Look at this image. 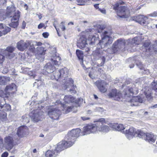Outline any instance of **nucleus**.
<instances>
[{
  "mask_svg": "<svg viewBox=\"0 0 157 157\" xmlns=\"http://www.w3.org/2000/svg\"><path fill=\"white\" fill-rule=\"evenodd\" d=\"M8 95L5 91L4 92L2 90H0V97L3 98L8 97Z\"/></svg>",
  "mask_w": 157,
  "mask_h": 157,
  "instance_id": "nucleus-37",
  "label": "nucleus"
},
{
  "mask_svg": "<svg viewBox=\"0 0 157 157\" xmlns=\"http://www.w3.org/2000/svg\"><path fill=\"white\" fill-rule=\"evenodd\" d=\"M7 10L6 13L3 10H0V21L4 20L7 17H10L11 22L9 24V25L15 28L18 25V21L20 13L18 10L15 11L14 6L13 5L11 6L7 7Z\"/></svg>",
  "mask_w": 157,
  "mask_h": 157,
  "instance_id": "nucleus-2",
  "label": "nucleus"
},
{
  "mask_svg": "<svg viewBox=\"0 0 157 157\" xmlns=\"http://www.w3.org/2000/svg\"><path fill=\"white\" fill-rule=\"evenodd\" d=\"M87 45L86 39L84 37H81L78 40L77 46L79 48L83 49L86 47Z\"/></svg>",
  "mask_w": 157,
  "mask_h": 157,
  "instance_id": "nucleus-26",
  "label": "nucleus"
},
{
  "mask_svg": "<svg viewBox=\"0 0 157 157\" xmlns=\"http://www.w3.org/2000/svg\"><path fill=\"white\" fill-rule=\"evenodd\" d=\"M150 44L148 42H145L144 43L143 45V47L146 48H147L149 45Z\"/></svg>",
  "mask_w": 157,
  "mask_h": 157,
  "instance_id": "nucleus-49",
  "label": "nucleus"
},
{
  "mask_svg": "<svg viewBox=\"0 0 157 157\" xmlns=\"http://www.w3.org/2000/svg\"><path fill=\"white\" fill-rule=\"evenodd\" d=\"M152 89L155 92L157 93V81H154L151 83Z\"/></svg>",
  "mask_w": 157,
  "mask_h": 157,
  "instance_id": "nucleus-36",
  "label": "nucleus"
},
{
  "mask_svg": "<svg viewBox=\"0 0 157 157\" xmlns=\"http://www.w3.org/2000/svg\"><path fill=\"white\" fill-rule=\"evenodd\" d=\"M152 107L154 108H157V104L153 105Z\"/></svg>",
  "mask_w": 157,
  "mask_h": 157,
  "instance_id": "nucleus-63",
  "label": "nucleus"
},
{
  "mask_svg": "<svg viewBox=\"0 0 157 157\" xmlns=\"http://www.w3.org/2000/svg\"><path fill=\"white\" fill-rule=\"evenodd\" d=\"M6 2V0H0V3L4 4Z\"/></svg>",
  "mask_w": 157,
  "mask_h": 157,
  "instance_id": "nucleus-55",
  "label": "nucleus"
},
{
  "mask_svg": "<svg viewBox=\"0 0 157 157\" xmlns=\"http://www.w3.org/2000/svg\"><path fill=\"white\" fill-rule=\"evenodd\" d=\"M144 94L146 98L148 99H151L152 98L151 95V90L148 88L146 89V90L144 91Z\"/></svg>",
  "mask_w": 157,
  "mask_h": 157,
  "instance_id": "nucleus-32",
  "label": "nucleus"
},
{
  "mask_svg": "<svg viewBox=\"0 0 157 157\" xmlns=\"http://www.w3.org/2000/svg\"><path fill=\"white\" fill-rule=\"evenodd\" d=\"M98 10L103 14H105L106 13V10L104 8L101 9L100 8V9H99Z\"/></svg>",
  "mask_w": 157,
  "mask_h": 157,
  "instance_id": "nucleus-48",
  "label": "nucleus"
},
{
  "mask_svg": "<svg viewBox=\"0 0 157 157\" xmlns=\"http://www.w3.org/2000/svg\"><path fill=\"white\" fill-rule=\"evenodd\" d=\"M126 90H124L122 94H121V93L120 91L117 90L115 89H113L109 94L108 96L110 98H112L114 100L118 101H122L123 98H126V99H127V98H129L131 99L132 97H131L130 98L129 97H127V96H125V94L124 92Z\"/></svg>",
  "mask_w": 157,
  "mask_h": 157,
  "instance_id": "nucleus-8",
  "label": "nucleus"
},
{
  "mask_svg": "<svg viewBox=\"0 0 157 157\" xmlns=\"http://www.w3.org/2000/svg\"><path fill=\"white\" fill-rule=\"evenodd\" d=\"M26 25V23L25 22V21H23L22 22V28L23 29H24Z\"/></svg>",
  "mask_w": 157,
  "mask_h": 157,
  "instance_id": "nucleus-52",
  "label": "nucleus"
},
{
  "mask_svg": "<svg viewBox=\"0 0 157 157\" xmlns=\"http://www.w3.org/2000/svg\"><path fill=\"white\" fill-rule=\"evenodd\" d=\"M81 118L83 121H85L88 120L90 119V118L89 117H86L85 116L82 117Z\"/></svg>",
  "mask_w": 157,
  "mask_h": 157,
  "instance_id": "nucleus-46",
  "label": "nucleus"
},
{
  "mask_svg": "<svg viewBox=\"0 0 157 157\" xmlns=\"http://www.w3.org/2000/svg\"><path fill=\"white\" fill-rule=\"evenodd\" d=\"M50 59L53 64L50 63H46L44 67L43 71L48 73H53L56 70V67L54 64L56 66H58L59 64V61L57 60H60L61 59L60 57L55 54V56H51Z\"/></svg>",
  "mask_w": 157,
  "mask_h": 157,
  "instance_id": "nucleus-6",
  "label": "nucleus"
},
{
  "mask_svg": "<svg viewBox=\"0 0 157 157\" xmlns=\"http://www.w3.org/2000/svg\"><path fill=\"white\" fill-rule=\"evenodd\" d=\"M37 151H36V149H34L33 150V152L34 153H36V152Z\"/></svg>",
  "mask_w": 157,
  "mask_h": 157,
  "instance_id": "nucleus-64",
  "label": "nucleus"
},
{
  "mask_svg": "<svg viewBox=\"0 0 157 157\" xmlns=\"http://www.w3.org/2000/svg\"><path fill=\"white\" fill-rule=\"evenodd\" d=\"M85 51L86 52L88 53V52L90 51V48L88 47H86L84 48Z\"/></svg>",
  "mask_w": 157,
  "mask_h": 157,
  "instance_id": "nucleus-53",
  "label": "nucleus"
},
{
  "mask_svg": "<svg viewBox=\"0 0 157 157\" xmlns=\"http://www.w3.org/2000/svg\"><path fill=\"white\" fill-rule=\"evenodd\" d=\"M124 3L122 1H120L116 3L113 6V9L117 10V15L120 17L127 18L129 16V9L125 6H120Z\"/></svg>",
  "mask_w": 157,
  "mask_h": 157,
  "instance_id": "nucleus-5",
  "label": "nucleus"
},
{
  "mask_svg": "<svg viewBox=\"0 0 157 157\" xmlns=\"http://www.w3.org/2000/svg\"><path fill=\"white\" fill-rule=\"evenodd\" d=\"M4 141L5 148L8 151L11 150L15 145L13 137L10 136H6L4 138Z\"/></svg>",
  "mask_w": 157,
  "mask_h": 157,
  "instance_id": "nucleus-14",
  "label": "nucleus"
},
{
  "mask_svg": "<svg viewBox=\"0 0 157 157\" xmlns=\"http://www.w3.org/2000/svg\"><path fill=\"white\" fill-rule=\"evenodd\" d=\"M59 30V29H57V30H56V31H57V35H58V36H60V35L59 34V32L58 31V30Z\"/></svg>",
  "mask_w": 157,
  "mask_h": 157,
  "instance_id": "nucleus-62",
  "label": "nucleus"
},
{
  "mask_svg": "<svg viewBox=\"0 0 157 157\" xmlns=\"http://www.w3.org/2000/svg\"><path fill=\"white\" fill-rule=\"evenodd\" d=\"M94 122L95 124H87L83 127L82 132L83 135L94 133L97 131L106 132L109 131V127L104 125L106 124L105 118H101L95 120Z\"/></svg>",
  "mask_w": 157,
  "mask_h": 157,
  "instance_id": "nucleus-1",
  "label": "nucleus"
},
{
  "mask_svg": "<svg viewBox=\"0 0 157 157\" xmlns=\"http://www.w3.org/2000/svg\"><path fill=\"white\" fill-rule=\"evenodd\" d=\"M147 140L149 142L154 143L156 140L155 136L151 132L146 133V135L144 139Z\"/></svg>",
  "mask_w": 157,
  "mask_h": 157,
  "instance_id": "nucleus-27",
  "label": "nucleus"
},
{
  "mask_svg": "<svg viewBox=\"0 0 157 157\" xmlns=\"http://www.w3.org/2000/svg\"><path fill=\"white\" fill-rule=\"evenodd\" d=\"M30 44V41H24L23 40H21L17 43V47L19 50L23 51L28 48Z\"/></svg>",
  "mask_w": 157,
  "mask_h": 157,
  "instance_id": "nucleus-16",
  "label": "nucleus"
},
{
  "mask_svg": "<svg viewBox=\"0 0 157 157\" xmlns=\"http://www.w3.org/2000/svg\"><path fill=\"white\" fill-rule=\"evenodd\" d=\"M76 54L79 60H81V64L83 63V52L81 50L77 49L76 51Z\"/></svg>",
  "mask_w": 157,
  "mask_h": 157,
  "instance_id": "nucleus-29",
  "label": "nucleus"
},
{
  "mask_svg": "<svg viewBox=\"0 0 157 157\" xmlns=\"http://www.w3.org/2000/svg\"><path fill=\"white\" fill-rule=\"evenodd\" d=\"M0 143H3V140L1 138V137L0 136Z\"/></svg>",
  "mask_w": 157,
  "mask_h": 157,
  "instance_id": "nucleus-61",
  "label": "nucleus"
},
{
  "mask_svg": "<svg viewBox=\"0 0 157 157\" xmlns=\"http://www.w3.org/2000/svg\"><path fill=\"white\" fill-rule=\"evenodd\" d=\"M0 106L1 107V108H3L6 107H7L8 108H10L11 107L10 105L9 104H5V105L1 104V105H0Z\"/></svg>",
  "mask_w": 157,
  "mask_h": 157,
  "instance_id": "nucleus-45",
  "label": "nucleus"
},
{
  "mask_svg": "<svg viewBox=\"0 0 157 157\" xmlns=\"http://www.w3.org/2000/svg\"><path fill=\"white\" fill-rule=\"evenodd\" d=\"M67 81L69 83V84L70 85L73 86V87H74V88H75H75L76 87V86H74V84H73L74 81L72 78H68V79L67 80Z\"/></svg>",
  "mask_w": 157,
  "mask_h": 157,
  "instance_id": "nucleus-41",
  "label": "nucleus"
},
{
  "mask_svg": "<svg viewBox=\"0 0 157 157\" xmlns=\"http://www.w3.org/2000/svg\"><path fill=\"white\" fill-rule=\"evenodd\" d=\"M43 113L41 109H36L32 111L30 113V116L34 121L37 122L40 120Z\"/></svg>",
  "mask_w": 157,
  "mask_h": 157,
  "instance_id": "nucleus-12",
  "label": "nucleus"
},
{
  "mask_svg": "<svg viewBox=\"0 0 157 157\" xmlns=\"http://www.w3.org/2000/svg\"><path fill=\"white\" fill-rule=\"evenodd\" d=\"M27 129L24 126L19 127L17 132V134L20 138L24 137L27 134Z\"/></svg>",
  "mask_w": 157,
  "mask_h": 157,
  "instance_id": "nucleus-25",
  "label": "nucleus"
},
{
  "mask_svg": "<svg viewBox=\"0 0 157 157\" xmlns=\"http://www.w3.org/2000/svg\"><path fill=\"white\" fill-rule=\"evenodd\" d=\"M67 141H62L59 142L56 146V150L61 151L67 148L72 146L75 142L67 137Z\"/></svg>",
  "mask_w": 157,
  "mask_h": 157,
  "instance_id": "nucleus-9",
  "label": "nucleus"
},
{
  "mask_svg": "<svg viewBox=\"0 0 157 157\" xmlns=\"http://www.w3.org/2000/svg\"><path fill=\"white\" fill-rule=\"evenodd\" d=\"M135 86L134 85L133 87H128L126 89V91L124 92L125 94V96H127V97H129L130 98L131 97H132L134 94H136L138 92V89L135 88Z\"/></svg>",
  "mask_w": 157,
  "mask_h": 157,
  "instance_id": "nucleus-21",
  "label": "nucleus"
},
{
  "mask_svg": "<svg viewBox=\"0 0 157 157\" xmlns=\"http://www.w3.org/2000/svg\"><path fill=\"white\" fill-rule=\"evenodd\" d=\"M14 50L13 47L10 46L7 48L6 50H0V64L3 63L4 60L5 56L7 58L10 59L14 56L13 52Z\"/></svg>",
  "mask_w": 157,
  "mask_h": 157,
  "instance_id": "nucleus-7",
  "label": "nucleus"
},
{
  "mask_svg": "<svg viewBox=\"0 0 157 157\" xmlns=\"http://www.w3.org/2000/svg\"><path fill=\"white\" fill-rule=\"evenodd\" d=\"M44 26L45 25L44 23H41L38 25V28L39 29H41L42 27H44Z\"/></svg>",
  "mask_w": 157,
  "mask_h": 157,
  "instance_id": "nucleus-51",
  "label": "nucleus"
},
{
  "mask_svg": "<svg viewBox=\"0 0 157 157\" xmlns=\"http://www.w3.org/2000/svg\"><path fill=\"white\" fill-rule=\"evenodd\" d=\"M146 135V133H145L141 130H138L136 131V135L139 138H142L144 139Z\"/></svg>",
  "mask_w": 157,
  "mask_h": 157,
  "instance_id": "nucleus-30",
  "label": "nucleus"
},
{
  "mask_svg": "<svg viewBox=\"0 0 157 157\" xmlns=\"http://www.w3.org/2000/svg\"><path fill=\"white\" fill-rule=\"evenodd\" d=\"M60 28L63 31H64L66 29V27L64 25L63 22H62L60 25Z\"/></svg>",
  "mask_w": 157,
  "mask_h": 157,
  "instance_id": "nucleus-42",
  "label": "nucleus"
},
{
  "mask_svg": "<svg viewBox=\"0 0 157 157\" xmlns=\"http://www.w3.org/2000/svg\"><path fill=\"white\" fill-rule=\"evenodd\" d=\"M55 105H61L62 107H63L64 108L65 107V105L64 104L62 103L59 100L57 101L56 102Z\"/></svg>",
  "mask_w": 157,
  "mask_h": 157,
  "instance_id": "nucleus-43",
  "label": "nucleus"
},
{
  "mask_svg": "<svg viewBox=\"0 0 157 157\" xmlns=\"http://www.w3.org/2000/svg\"><path fill=\"white\" fill-rule=\"evenodd\" d=\"M24 8L25 10H27L28 9V6L26 4H25L24 6Z\"/></svg>",
  "mask_w": 157,
  "mask_h": 157,
  "instance_id": "nucleus-59",
  "label": "nucleus"
},
{
  "mask_svg": "<svg viewBox=\"0 0 157 157\" xmlns=\"http://www.w3.org/2000/svg\"><path fill=\"white\" fill-rule=\"evenodd\" d=\"M6 82V78L5 77L0 76V85L4 84Z\"/></svg>",
  "mask_w": 157,
  "mask_h": 157,
  "instance_id": "nucleus-39",
  "label": "nucleus"
},
{
  "mask_svg": "<svg viewBox=\"0 0 157 157\" xmlns=\"http://www.w3.org/2000/svg\"><path fill=\"white\" fill-rule=\"evenodd\" d=\"M147 17H155L157 16V11H154L153 13L148 14Z\"/></svg>",
  "mask_w": 157,
  "mask_h": 157,
  "instance_id": "nucleus-40",
  "label": "nucleus"
},
{
  "mask_svg": "<svg viewBox=\"0 0 157 157\" xmlns=\"http://www.w3.org/2000/svg\"><path fill=\"white\" fill-rule=\"evenodd\" d=\"M11 30L10 28L8 27H6L5 29H3V30H0V36H2L3 35H5L7 33L10 32Z\"/></svg>",
  "mask_w": 157,
  "mask_h": 157,
  "instance_id": "nucleus-35",
  "label": "nucleus"
},
{
  "mask_svg": "<svg viewBox=\"0 0 157 157\" xmlns=\"http://www.w3.org/2000/svg\"><path fill=\"white\" fill-rule=\"evenodd\" d=\"M127 44L130 46H134L138 44L137 41V38L135 37L131 40H128L125 42V40L123 39H120L117 40L113 44L112 48H108L107 51L109 54H113L117 53L120 51L124 50L125 44Z\"/></svg>",
  "mask_w": 157,
  "mask_h": 157,
  "instance_id": "nucleus-3",
  "label": "nucleus"
},
{
  "mask_svg": "<svg viewBox=\"0 0 157 157\" xmlns=\"http://www.w3.org/2000/svg\"><path fill=\"white\" fill-rule=\"evenodd\" d=\"M145 100V98L143 95L133 97L132 99H130L131 106V107L137 106L139 104L142 103Z\"/></svg>",
  "mask_w": 157,
  "mask_h": 157,
  "instance_id": "nucleus-15",
  "label": "nucleus"
},
{
  "mask_svg": "<svg viewBox=\"0 0 157 157\" xmlns=\"http://www.w3.org/2000/svg\"><path fill=\"white\" fill-rule=\"evenodd\" d=\"M81 131V130L79 128L73 129L70 131L67 137L75 142L76 139L79 136Z\"/></svg>",
  "mask_w": 157,
  "mask_h": 157,
  "instance_id": "nucleus-17",
  "label": "nucleus"
},
{
  "mask_svg": "<svg viewBox=\"0 0 157 157\" xmlns=\"http://www.w3.org/2000/svg\"><path fill=\"white\" fill-rule=\"evenodd\" d=\"M137 22L143 25H146L148 24V17L144 15L138 16L136 17Z\"/></svg>",
  "mask_w": 157,
  "mask_h": 157,
  "instance_id": "nucleus-23",
  "label": "nucleus"
},
{
  "mask_svg": "<svg viewBox=\"0 0 157 157\" xmlns=\"http://www.w3.org/2000/svg\"><path fill=\"white\" fill-rule=\"evenodd\" d=\"M77 3L79 5H84L87 0H76Z\"/></svg>",
  "mask_w": 157,
  "mask_h": 157,
  "instance_id": "nucleus-38",
  "label": "nucleus"
},
{
  "mask_svg": "<svg viewBox=\"0 0 157 157\" xmlns=\"http://www.w3.org/2000/svg\"><path fill=\"white\" fill-rule=\"evenodd\" d=\"M2 28H4V25L3 24L0 23V29H1Z\"/></svg>",
  "mask_w": 157,
  "mask_h": 157,
  "instance_id": "nucleus-58",
  "label": "nucleus"
},
{
  "mask_svg": "<svg viewBox=\"0 0 157 157\" xmlns=\"http://www.w3.org/2000/svg\"><path fill=\"white\" fill-rule=\"evenodd\" d=\"M99 4H97L94 5V7L96 9H98V10H99V9H100V8L99 7Z\"/></svg>",
  "mask_w": 157,
  "mask_h": 157,
  "instance_id": "nucleus-56",
  "label": "nucleus"
},
{
  "mask_svg": "<svg viewBox=\"0 0 157 157\" xmlns=\"http://www.w3.org/2000/svg\"><path fill=\"white\" fill-rule=\"evenodd\" d=\"M100 29L98 30V32L100 33L101 40L99 41L98 45L103 48L111 44L113 42L112 38L110 36V33L107 31H103L104 28L103 26L99 25Z\"/></svg>",
  "mask_w": 157,
  "mask_h": 157,
  "instance_id": "nucleus-4",
  "label": "nucleus"
},
{
  "mask_svg": "<svg viewBox=\"0 0 157 157\" xmlns=\"http://www.w3.org/2000/svg\"><path fill=\"white\" fill-rule=\"evenodd\" d=\"M17 91V87L15 84L12 83L6 86L5 92L8 94V97L11 96Z\"/></svg>",
  "mask_w": 157,
  "mask_h": 157,
  "instance_id": "nucleus-18",
  "label": "nucleus"
},
{
  "mask_svg": "<svg viewBox=\"0 0 157 157\" xmlns=\"http://www.w3.org/2000/svg\"><path fill=\"white\" fill-rule=\"evenodd\" d=\"M49 117L52 119L58 120L61 114V111L58 109H51L48 113Z\"/></svg>",
  "mask_w": 157,
  "mask_h": 157,
  "instance_id": "nucleus-19",
  "label": "nucleus"
},
{
  "mask_svg": "<svg viewBox=\"0 0 157 157\" xmlns=\"http://www.w3.org/2000/svg\"><path fill=\"white\" fill-rule=\"evenodd\" d=\"M93 55L94 58L96 60L100 59L101 63L98 65V66H102L104 64L105 60V58L103 56V53L101 49H97L93 52Z\"/></svg>",
  "mask_w": 157,
  "mask_h": 157,
  "instance_id": "nucleus-10",
  "label": "nucleus"
},
{
  "mask_svg": "<svg viewBox=\"0 0 157 157\" xmlns=\"http://www.w3.org/2000/svg\"><path fill=\"white\" fill-rule=\"evenodd\" d=\"M113 127L115 129L118 131L123 130L124 129V128L123 124H117L113 125Z\"/></svg>",
  "mask_w": 157,
  "mask_h": 157,
  "instance_id": "nucleus-31",
  "label": "nucleus"
},
{
  "mask_svg": "<svg viewBox=\"0 0 157 157\" xmlns=\"http://www.w3.org/2000/svg\"><path fill=\"white\" fill-rule=\"evenodd\" d=\"M100 92L105 93L107 90V83L103 80H101L97 81L95 83Z\"/></svg>",
  "mask_w": 157,
  "mask_h": 157,
  "instance_id": "nucleus-20",
  "label": "nucleus"
},
{
  "mask_svg": "<svg viewBox=\"0 0 157 157\" xmlns=\"http://www.w3.org/2000/svg\"><path fill=\"white\" fill-rule=\"evenodd\" d=\"M60 151L56 150V147L54 150H48L47 151L46 157H56Z\"/></svg>",
  "mask_w": 157,
  "mask_h": 157,
  "instance_id": "nucleus-28",
  "label": "nucleus"
},
{
  "mask_svg": "<svg viewBox=\"0 0 157 157\" xmlns=\"http://www.w3.org/2000/svg\"><path fill=\"white\" fill-rule=\"evenodd\" d=\"M150 52H152L153 51L157 52V40L155 41L154 44L151 45L149 48Z\"/></svg>",
  "mask_w": 157,
  "mask_h": 157,
  "instance_id": "nucleus-33",
  "label": "nucleus"
},
{
  "mask_svg": "<svg viewBox=\"0 0 157 157\" xmlns=\"http://www.w3.org/2000/svg\"><path fill=\"white\" fill-rule=\"evenodd\" d=\"M49 35V33L48 32H44L42 34V35L44 38H48Z\"/></svg>",
  "mask_w": 157,
  "mask_h": 157,
  "instance_id": "nucleus-47",
  "label": "nucleus"
},
{
  "mask_svg": "<svg viewBox=\"0 0 157 157\" xmlns=\"http://www.w3.org/2000/svg\"><path fill=\"white\" fill-rule=\"evenodd\" d=\"M92 113V111L90 110H88L86 112V114L88 115H90Z\"/></svg>",
  "mask_w": 157,
  "mask_h": 157,
  "instance_id": "nucleus-54",
  "label": "nucleus"
},
{
  "mask_svg": "<svg viewBox=\"0 0 157 157\" xmlns=\"http://www.w3.org/2000/svg\"><path fill=\"white\" fill-rule=\"evenodd\" d=\"M68 69L66 67H64L60 70H56L55 72H53L54 78L57 80L60 78L63 77H66L68 74Z\"/></svg>",
  "mask_w": 157,
  "mask_h": 157,
  "instance_id": "nucleus-13",
  "label": "nucleus"
},
{
  "mask_svg": "<svg viewBox=\"0 0 157 157\" xmlns=\"http://www.w3.org/2000/svg\"><path fill=\"white\" fill-rule=\"evenodd\" d=\"M7 113L4 112H2L0 113V120L2 121H5L7 120Z\"/></svg>",
  "mask_w": 157,
  "mask_h": 157,
  "instance_id": "nucleus-34",
  "label": "nucleus"
},
{
  "mask_svg": "<svg viewBox=\"0 0 157 157\" xmlns=\"http://www.w3.org/2000/svg\"><path fill=\"white\" fill-rule=\"evenodd\" d=\"M35 97L34 96H33L31 98L32 100H33L34 98H35ZM35 102V101H34V100H33V101H29V102L28 103V104H29L30 105H34Z\"/></svg>",
  "mask_w": 157,
  "mask_h": 157,
  "instance_id": "nucleus-44",
  "label": "nucleus"
},
{
  "mask_svg": "<svg viewBox=\"0 0 157 157\" xmlns=\"http://www.w3.org/2000/svg\"><path fill=\"white\" fill-rule=\"evenodd\" d=\"M64 100L65 102L67 103H73L75 106L78 107L80 106L81 103L83 101V99L79 98L78 100H75V98L72 95H66L65 96Z\"/></svg>",
  "mask_w": 157,
  "mask_h": 157,
  "instance_id": "nucleus-11",
  "label": "nucleus"
},
{
  "mask_svg": "<svg viewBox=\"0 0 157 157\" xmlns=\"http://www.w3.org/2000/svg\"><path fill=\"white\" fill-rule=\"evenodd\" d=\"M37 15L38 16V17L40 19H41V18L42 17V15H41V14H39V15L37 14Z\"/></svg>",
  "mask_w": 157,
  "mask_h": 157,
  "instance_id": "nucleus-60",
  "label": "nucleus"
},
{
  "mask_svg": "<svg viewBox=\"0 0 157 157\" xmlns=\"http://www.w3.org/2000/svg\"><path fill=\"white\" fill-rule=\"evenodd\" d=\"M128 138H133L136 135V130L132 127H130L128 130H126L124 132Z\"/></svg>",
  "mask_w": 157,
  "mask_h": 157,
  "instance_id": "nucleus-24",
  "label": "nucleus"
},
{
  "mask_svg": "<svg viewBox=\"0 0 157 157\" xmlns=\"http://www.w3.org/2000/svg\"><path fill=\"white\" fill-rule=\"evenodd\" d=\"M37 46H41L42 44V43L40 42H35Z\"/></svg>",
  "mask_w": 157,
  "mask_h": 157,
  "instance_id": "nucleus-57",
  "label": "nucleus"
},
{
  "mask_svg": "<svg viewBox=\"0 0 157 157\" xmlns=\"http://www.w3.org/2000/svg\"><path fill=\"white\" fill-rule=\"evenodd\" d=\"M45 52L46 50H44V47H40L38 52L36 54V58L41 61H43Z\"/></svg>",
  "mask_w": 157,
  "mask_h": 157,
  "instance_id": "nucleus-22",
  "label": "nucleus"
},
{
  "mask_svg": "<svg viewBox=\"0 0 157 157\" xmlns=\"http://www.w3.org/2000/svg\"><path fill=\"white\" fill-rule=\"evenodd\" d=\"M8 155V153L6 152L5 151L1 155L2 157H7Z\"/></svg>",
  "mask_w": 157,
  "mask_h": 157,
  "instance_id": "nucleus-50",
  "label": "nucleus"
}]
</instances>
